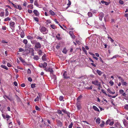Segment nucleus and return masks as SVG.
<instances>
[{
  "label": "nucleus",
  "instance_id": "38",
  "mask_svg": "<svg viewBox=\"0 0 128 128\" xmlns=\"http://www.w3.org/2000/svg\"><path fill=\"white\" fill-rule=\"evenodd\" d=\"M35 109L36 110H38V111H40V109L39 108L38 106H35Z\"/></svg>",
  "mask_w": 128,
  "mask_h": 128
},
{
  "label": "nucleus",
  "instance_id": "16",
  "mask_svg": "<svg viewBox=\"0 0 128 128\" xmlns=\"http://www.w3.org/2000/svg\"><path fill=\"white\" fill-rule=\"evenodd\" d=\"M107 91L110 94H114L115 93V92L114 90L113 92H112L110 90V88H108V89Z\"/></svg>",
  "mask_w": 128,
  "mask_h": 128
},
{
  "label": "nucleus",
  "instance_id": "55",
  "mask_svg": "<svg viewBox=\"0 0 128 128\" xmlns=\"http://www.w3.org/2000/svg\"><path fill=\"white\" fill-rule=\"evenodd\" d=\"M119 2L120 4H124V2L122 0H120Z\"/></svg>",
  "mask_w": 128,
  "mask_h": 128
},
{
  "label": "nucleus",
  "instance_id": "64",
  "mask_svg": "<svg viewBox=\"0 0 128 128\" xmlns=\"http://www.w3.org/2000/svg\"><path fill=\"white\" fill-rule=\"evenodd\" d=\"M28 80L30 82H31L32 80V78L30 77L28 78Z\"/></svg>",
  "mask_w": 128,
  "mask_h": 128
},
{
  "label": "nucleus",
  "instance_id": "45",
  "mask_svg": "<svg viewBox=\"0 0 128 128\" xmlns=\"http://www.w3.org/2000/svg\"><path fill=\"white\" fill-rule=\"evenodd\" d=\"M6 118H7L6 120H8V119L10 118V116L6 114Z\"/></svg>",
  "mask_w": 128,
  "mask_h": 128
},
{
  "label": "nucleus",
  "instance_id": "31",
  "mask_svg": "<svg viewBox=\"0 0 128 128\" xmlns=\"http://www.w3.org/2000/svg\"><path fill=\"white\" fill-rule=\"evenodd\" d=\"M47 66V64L46 62H44V64H43V68H45L46 69V67Z\"/></svg>",
  "mask_w": 128,
  "mask_h": 128
},
{
  "label": "nucleus",
  "instance_id": "54",
  "mask_svg": "<svg viewBox=\"0 0 128 128\" xmlns=\"http://www.w3.org/2000/svg\"><path fill=\"white\" fill-rule=\"evenodd\" d=\"M124 98L126 100H128V94L126 95L125 96Z\"/></svg>",
  "mask_w": 128,
  "mask_h": 128
},
{
  "label": "nucleus",
  "instance_id": "36",
  "mask_svg": "<svg viewBox=\"0 0 128 128\" xmlns=\"http://www.w3.org/2000/svg\"><path fill=\"white\" fill-rule=\"evenodd\" d=\"M101 91H102V92L106 96L108 95V94L106 93L105 91L104 90L102 89Z\"/></svg>",
  "mask_w": 128,
  "mask_h": 128
},
{
  "label": "nucleus",
  "instance_id": "34",
  "mask_svg": "<svg viewBox=\"0 0 128 128\" xmlns=\"http://www.w3.org/2000/svg\"><path fill=\"white\" fill-rule=\"evenodd\" d=\"M88 15L89 17H91L92 16V13L91 12H88Z\"/></svg>",
  "mask_w": 128,
  "mask_h": 128
},
{
  "label": "nucleus",
  "instance_id": "44",
  "mask_svg": "<svg viewBox=\"0 0 128 128\" xmlns=\"http://www.w3.org/2000/svg\"><path fill=\"white\" fill-rule=\"evenodd\" d=\"M24 50L22 49V48H20L19 49V50L18 52H22L24 51Z\"/></svg>",
  "mask_w": 128,
  "mask_h": 128
},
{
  "label": "nucleus",
  "instance_id": "40",
  "mask_svg": "<svg viewBox=\"0 0 128 128\" xmlns=\"http://www.w3.org/2000/svg\"><path fill=\"white\" fill-rule=\"evenodd\" d=\"M23 42L24 44H26L28 43V41L24 39L23 40Z\"/></svg>",
  "mask_w": 128,
  "mask_h": 128
},
{
  "label": "nucleus",
  "instance_id": "56",
  "mask_svg": "<svg viewBox=\"0 0 128 128\" xmlns=\"http://www.w3.org/2000/svg\"><path fill=\"white\" fill-rule=\"evenodd\" d=\"M14 84L16 86H18V83H17L16 81L14 82Z\"/></svg>",
  "mask_w": 128,
  "mask_h": 128
},
{
  "label": "nucleus",
  "instance_id": "51",
  "mask_svg": "<svg viewBox=\"0 0 128 128\" xmlns=\"http://www.w3.org/2000/svg\"><path fill=\"white\" fill-rule=\"evenodd\" d=\"M73 125V124L72 122L71 124L69 125L68 128H72Z\"/></svg>",
  "mask_w": 128,
  "mask_h": 128
},
{
  "label": "nucleus",
  "instance_id": "9",
  "mask_svg": "<svg viewBox=\"0 0 128 128\" xmlns=\"http://www.w3.org/2000/svg\"><path fill=\"white\" fill-rule=\"evenodd\" d=\"M104 14L102 12L100 13L99 15V19L100 20H102V18L104 17Z\"/></svg>",
  "mask_w": 128,
  "mask_h": 128
},
{
  "label": "nucleus",
  "instance_id": "52",
  "mask_svg": "<svg viewBox=\"0 0 128 128\" xmlns=\"http://www.w3.org/2000/svg\"><path fill=\"white\" fill-rule=\"evenodd\" d=\"M66 114H67V115L69 118L70 117V114L69 112H67Z\"/></svg>",
  "mask_w": 128,
  "mask_h": 128
},
{
  "label": "nucleus",
  "instance_id": "60",
  "mask_svg": "<svg viewBox=\"0 0 128 128\" xmlns=\"http://www.w3.org/2000/svg\"><path fill=\"white\" fill-rule=\"evenodd\" d=\"M36 38L40 40H42V38L39 36H38Z\"/></svg>",
  "mask_w": 128,
  "mask_h": 128
},
{
  "label": "nucleus",
  "instance_id": "35",
  "mask_svg": "<svg viewBox=\"0 0 128 128\" xmlns=\"http://www.w3.org/2000/svg\"><path fill=\"white\" fill-rule=\"evenodd\" d=\"M28 7L30 9H32L33 8V6L32 4H30L28 6Z\"/></svg>",
  "mask_w": 128,
  "mask_h": 128
},
{
  "label": "nucleus",
  "instance_id": "28",
  "mask_svg": "<svg viewBox=\"0 0 128 128\" xmlns=\"http://www.w3.org/2000/svg\"><path fill=\"white\" fill-rule=\"evenodd\" d=\"M82 49L84 52L86 54H87V52L85 48L84 47H82Z\"/></svg>",
  "mask_w": 128,
  "mask_h": 128
},
{
  "label": "nucleus",
  "instance_id": "53",
  "mask_svg": "<svg viewBox=\"0 0 128 128\" xmlns=\"http://www.w3.org/2000/svg\"><path fill=\"white\" fill-rule=\"evenodd\" d=\"M57 112H58V114H62V111H61L60 110H58Z\"/></svg>",
  "mask_w": 128,
  "mask_h": 128
},
{
  "label": "nucleus",
  "instance_id": "4",
  "mask_svg": "<svg viewBox=\"0 0 128 128\" xmlns=\"http://www.w3.org/2000/svg\"><path fill=\"white\" fill-rule=\"evenodd\" d=\"M10 3H11V4L13 5V6L14 8H16L17 9H18L20 10L22 9V8L21 7V6L19 4L17 6L16 5L14 4H13V3L12 2H10Z\"/></svg>",
  "mask_w": 128,
  "mask_h": 128
},
{
  "label": "nucleus",
  "instance_id": "20",
  "mask_svg": "<svg viewBox=\"0 0 128 128\" xmlns=\"http://www.w3.org/2000/svg\"><path fill=\"white\" fill-rule=\"evenodd\" d=\"M46 54H44L42 56V60L44 61H46Z\"/></svg>",
  "mask_w": 128,
  "mask_h": 128
},
{
  "label": "nucleus",
  "instance_id": "29",
  "mask_svg": "<svg viewBox=\"0 0 128 128\" xmlns=\"http://www.w3.org/2000/svg\"><path fill=\"white\" fill-rule=\"evenodd\" d=\"M11 18L8 17L4 19V21L5 22H7L8 21H10Z\"/></svg>",
  "mask_w": 128,
  "mask_h": 128
},
{
  "label": "nucleus",
  "instance_id": "41",
  "mask_svg": "<svg viewBox=\"0 0 128 128\" xmlns=\"http://www.w3.org/2000/svg\"><path fill=\"white\" fill-rule=\"evenodd\" d=\"M39 97L38 96H37V97L34 99V101L35 102H38L39 100Z\"/></svg>",
  "mask_w": 128,
  "mask_h": 128
},
{
  "label": "nucleus",
  "instance_id": "22",
  "mask_svg": "<svg viewBox=\"0 0 128 128\" xmlns=\"http://www.w3.org/2000/svg\"><path fill=\"white\" fill-rule=\"evenodd\" d=\"M1 67L6 70H8V68L5 65H2L1 66Z\"/></svg>",
  "mask_w": 128,
  "mask_h": 128
},
{
  "label": "nucleus",
  "instance_id": "11",
  "mask_svg": "<svg viewBox=\"0 0 128 128\" xmlns=\"http://www.w3.org/2000/svg\"><path fill=\"white\" fill-rule=\"evenodd\" d=\"M33 12L36 16H39L40 14L37 10H34L33 11Z\"/></svg>",
  "mask_w": 128,
  "mask_h": 128
},
{
  "label": "nucleus",
  "instance_id": "17",
  "mask_svg": "<svg viewBox=\"0 0 128 128\" xmlns=\"http://www.w3.org/2000/svg\"><path fill=\"white\" fill-rule=\"evenodd\" d=\"M33 58L34 60H38L39 59L38 56L37 55H34V56Z\"/></svg>",
  "mask_w": 128,
  "mask_h": 128
},
{
  "label": "nucleus",
  "instance_id": "6",
  "mask_svg": "<svg viewBox=\"0 0 128 128\" xmlns=\"http://www.w3.org/2000/svg\"><path fill=\"white\" fill-rule=\"evenodd\" d=\"M76 106L78 110H80L82 108L81 105V103L80 101H78L76 103Z\"/></svg>",
  "mask_w": 128,
  "mask_h": 128
},
{
  "label": "nucleus",
  "instance_id": "10",
  "mask_svg": "<svg viewBox=\"0 0 128 128\" xmlns=\"http://www.w3.org/2000/svg\"><path fill=\"white\" fill-rule=\"evenodd\" d=\"M119 92L120 94H122V96L124 97V96L126 95V93L124 92V90L122 89L120 90H119Z\"/></svg>",
  "mask_w": 128,
  "mask_h": 128
},
{
  "label": "nucleus",
  "instance_id": "59",
  "mask_svg": "<svg viewBox=\"0 0 128 128\" xmlns=\"http://www.w3.org/2000/svg\"><path fill=\"white\" fill-rule=\"evenodd\" d=\"M124 16L127 18V19L128 20V14H125Z\"/></svg>",
  "mask_w": 128,
  "mask_h": 128
},
{
  "label": "nucleus",
  "instance_id": "26",
  "mask_svg": "<svg viewBox=\"0 0 128 128\" xmlns=\"http://www.w3.org/2000/svg\"><path fill=\"white\" fill-rule=\"evenodd\" d=\"M67 50L66 48H64L62 51V52L64 54H66L67 53Z\"/></svg>",
  "mask_w": 128,
  "mask_h": 128
},
{
  "label": "nucleus",
  "instance_id": "25",
  "mask_svg": "<svg viewBox=\"0 0 128 128\" xmlns=\"http://www.w3.org/2000/svg\"><path fill=\"white\" fill-rule=\"evenodd\" d=\"M5 11L6 12L5 16H8L9 14L8 12V9L6 8V9H5Z\"/></svg>",
  "mask_w": 128,
  "mask_h": 128
},
{
  "label": "nucleus",
  "instance_id": "32",
  "mask_svg": "<svg viewBox=\"0 0 128 128\" xmlns=\"http://www.w3.org/2000/svg\"><path fill=\"white\" fill-rule=\"evenodd\" d=\"M4 16V12H2L0 13V16L2 17H3Z\"/></svg>",
  "mask_w": 128,
  "mask_h": 128
},
{
  "label": "nucleus",
  "instance_id": "13",
  "mask_svg": "<svg viewBox=\"0 0 128 128\" xmlns=\"http://www.w3.org/2000/svg\"><path fill=\"white\" fill-rule=\"evenodd\" d=\"M58 126L60 127H62V123L60 120H58L57 121Z\"/></svg>",
  "mask_w": 128,
  "mask_h": 128
},
{
  "label": "nucleus",
  "instance_id": "23",
  "mask_svg": "<svg viewBox=\"0 0 128 128\" xmlns=\"http://www.w3.org/2000/svg\"><path fill=\"white\" fill-rule=\"evenodd\" d=\"M4 98L6 99V98H5V97H6V98H7L9 100H10V101H12V100L8 96H7L6 95H4Z\"/></svg>",
  "mask_w": 128,
  "mask_h": 128
},
{
  "label": "nucleus",
  "instance_id": "39",
  "mask_svg": "<svg viewBox=\"0 0 128 128\" xmlns=\"http://www.w3.org/2000/svg\"><path fill=\"white\" fill-rule=\"evenodd\" d=\"M124 108L126 110H128V104H125L124 106Z\"/></svg>",
  "mask_w": 128,
  "mask_h": 128
},
{
  "label": "nucleus",
  "instance_id": "61",
  "mask_svg": "<svg viewBox=\"0 0 128 128\" xmlns=\"http://www.w3.org/2000/svg\"><path fill=\"white\" fill-rule=\"evenodd\" d=\"M92 86H91L90 87L88 88L87 89L88 90H92Z\"/></svg>",
  "mask_w": 128,
  "mask_h": 128
},
{
  "label": "nucleus",
  "instance_id": "33",
  "mask_svg": "<svg viewBox=\"0 0 128 128\" xmlns=\"http://www.w3.org/2000/svg\"><path fill=\"white\" fill-rule=\"evenodd\" d=\"M68 0V3L67 4L68 6L67 8L69 7L71 4V2L70 1V0Z\"/></svg>",
  "mask_w": 128,
  "mask_h": 128
},
{
  "label": "nucleus",
  "instance_id": "37",
  "mask_svg": "<svg viewBox=\"0 0 128 128\" xmlns=\"http://www.w3.org/2000/svg\"><path fill=\"white\" fill-rule=\"evenodd\" d=\"M38 53V54L42 56V52L41 50H39Z\"/></svg>",
  "mask_w": 128,
  "mask_h": 128
},
{
  "label": "nucleus",
  "instance_id": "18",
  "mask_svg": "<svg viewBox=\"0 0 128 128\" xmlns=\"http://www.w3.org/2000/svg\"><path fill=\"white\" fill-rule=\"evenodd\" d=\"M22 32H21L20 34V36L21 38H24V33L23 32V30H21Z\"/></svg>",
  "mask_w": 128,
  "mask_h": 128
},
{
  "label": "nucleus",
  "instance_id": "1",
  "mask_svg": "<svg viewBox=\"0 0 128 128\" xmlns=\"http://www.w3.org/2000/svg\"><path fill=\"white\" fill-rule=\"evenodd\" d=\"M32 44H35L34 49L36 51H38V49L41 48V45L39 42H37V41L35 40H33L32 41Z\"/></svg>",
  "mask_w": 128,
  "mask_h": 128
},
{
  "label": "nucleus",
  "instance_id": "27",
  "mask_svg": "<svg viewBox=\"0 0 128 128\" xmlns=\"http://www.w3.org/2000/svg\"><path fill=\"white\" fill-rule=\"evenodd\" d=\"M104 124L105 123L104 121H102V123L100 124V126L101 127H104Z\"/></svg>",
  "mask_w": 128,
  "mask_h": 128
},
{
  "label": "nucleus",
  "instance_id": "21",
  "mask_svg": "<svg viewBox=\"0 0 128 128\" xmlns=\"http://www.w3.org/2000/svg\"><path fill=\"white\" fill-rule=\"evenodd\" d=\"M50 14L52 16H54L55 14L52 10H51L49 11Z\"/></svg>",
  "mask_w": 128,
  "mask_h": 128
},
{
  "label": "nucleus",
  "instance_id": "12",
  "mask_svg": "<svg viewBox=\"0 0 128 128\" xmlns=\"http://www.w3.org/2000/svg\"><path fill=\"white\" fill-rule=\"evenodd\" d=\"M92 108L96 111L99 112L100 110L98 108H97L96 106H92Z\"/></svg>",
  "mask_w": 128,
  "mask_h": 128
},
{
  "label": "nucleus",
  "instance_id": "48",
  "mask_svg": "<svg viewBox=\"0 0 128 128\" xmlns=\"http://www.w3.org/2000/svg\"><path fill=\"white\" fill-rule=\"evenodd\" d=\"M27 38L28 39L32 40L33 38V37L30 36H27Z\"/></svg>",
  "mask_w": 128,
  "mask_h": 128
},
{
  "label": "nucleus",
  "instance_id": "43",
  "mask_svg": "<svg viewBox=\"0 0 128 128\" xmlns=\"http://www.w3.org/2000/svg\"><path fill=\"white\" fill-rule=\"evenodd\" d=\"M102 27L103 28V29L105 31V30H106V28L105 26V25L104 24H103L102 25Z\"/></svg>",
  "mask_w": 128,
  "mask_h": 128
},
{
  "label": "nucleus",
  "instance_id": "2",
  "mask_svg": "<svg viewBox=\"0 0 128 128\" xmlns=\"http://www.w3.org/2000/svg\"><path fill=\"white\" fill-rule=\"evenodd\" d=\"M40 30L44 34H46L48 33V30H47V28L44 26L40 27Z\"/></svg>",
  "mask_w": 128,
  "mask_h": 128
},
{
  "label": "nucleus",
  "instance_id": "62",
  "mask_svg": "<svg viewBox=\"0 0 128 128\" xmlns=\"http://www.w3.org/2000/svg\"><path fill=\"white\" fill-rule=\"evenodd\" d=\"M7 66L8 67H11L12 66L9 63H7Z\"/></svg>",
  "mask_w": 128,
  "mask_h": 128
},
{
  "label": "nucleus",
  "instance_id": "47",
  "mask_svg": "<svg viewBox=\"0 0 128 128\" xmlns=\"http://www.w3.org/2000/svg\"><path fill=\"white\" fill-rule=\"evenodd\" d=\"M82 97V96L81 95H80L79 96H78V97L77 98V99L78 101H79L78 100H79Z\"/></svg>",
  "mask_w": 128,
  "mask_h": 128
},
{
  "label": "nucleus",
  "instance_id": "58",
  "mask_svg": "<svg viewBox=\"0 0 128 128\" xmlns=\"http://www.w3.org/2000/svg\"><path fill=\"white\" fill-rule=\"evenodd\" d=\"M122 85H125L127 84V83L126 82H123L122 83Z\"/></svg>",
  "mask_w": 128,
  "mask_h": 128
},
{
  "label": "nucleus",
  "instance_id": "46",
  "mask_svg": "<svg viewBox=\"0 0 128 128\" xmlns=\"http://www.w3.org/2000/svg\"><path fill=\"white\" fill-rule=\"evenodd\" d=\"M64 99V97L62 96H60L59 97V99L60 101H62Z\"/></svg>",
  "mask_w": 128,
  "mask_h": 128
},
{
  "label": "nucleus",
  "instance_id": "14",
  "mask_svg": "<svg viewBox=\"0 0 128 128\" xmlns=\"http://www.w3.org/2000/svg\"><path fill=\"white\" fill-rule=\"evenodd\" d=\"M34 5L38 7L39 8H41V6L40 5H39L38 4L37 2L36 1H34Z\"/></svg>",
  "mask_w": 128,
  "mask_h": 128
},
{
  "label": "nucleus",
  "instance_id": "15",
  "mask_svg": "<svg viewBox=\"0 0 128 128\" xmlns=\"http://www.w3.org/2000/svg\"><path fill=\"white\" fill-rule=\"evenodd\" d=\"M96 72L98 74V75L100 76H101L102 74H103V72H101L100 70H96Z\"/></svg>",
  "mask_w": 128,
  "mask_h": 128
},
{
  "label": "nucleus",
  "instance_id": "3",
  "mask_svg": "<svg viewBox=\"0 0 128 128\" xmlns=\"http://www.w3.org/2000/svg\"><path fill=\"white\" fill-rule=\"evenodd\" d=\"M92 83L94 85L98 86V87H100L101 86L100 82H99L98 80H92Z\"/></svg>",
  "mask_w": 128,
  "mask_h": 128
},
{
  "label": "nucleus",
  "instance_id": "50",
  "mask_svg": "<svg viewBox=\"0 0 128 128\" xmlns=\"http://www.w3.org/2000/svg\"><path fill=\"white\" fill-rule=\"evenodd\" d=\"M35 84H32L31 85V87L32 88H34L35 87Z\"/></svg>",
  "mask_w": 128,
  "mask_h": 128
},
{
  "label": "nucleus",
  "instance_id": "7",
  "mask_svg": "<svg viewBox=\"0 0 128 128\" xmlns=\"http://www.w3.org/2000/svg\"><path fill=\"white\" fill-rule=\"evenodd\" d=\"M63 76L64 78L68 79L70 78V76H68V73L66 71L64 72L63 74Z\"/></svg>",
  "mask_w": 128,
  "mask_h": 128
},
{
  "label": "nucleus",
  "instance_id": "19",
  "mask_svg": "<svg viewBox=\"0 0 128 128\" xmlns=\"http://www.w3.org/2000/svg\"><path fill=\"white\" fill-rule=\"evenodd\" d=\"M100 119L98 118H97L96 120V122L97 124H99L100 122Z\"/></svg>",
  "mask_w": 128,
  "mask_h": 128
},
{
  "label": "nucleus",
  "instance_id": "30",
  "mask_svg": "<svg viewBox=\"0 0 128 128\" xmlns=\"http://www.w3.org/2000/svg\"><path fill=\"white\" fill-rule=\"evenodd\" d=\"M50 26L53 29H55L56 28V26L54 24L51 25Z\"/></svg>",
  "mask_w": 128,
  "mask_h": 128
},
{
  "label": "nucleus",
  "instance_id": "5",
  "mask_svg": "<svg viewBox=\"0 0 128 128\" xmlns=\"http://www.w3.org/2000/svg\"><path fill=\"white\" fill-rule=\"evenodd\" d=\"M9 25L10 28L12 30H13L15 27V23L14 22L10 21L9 23Z\"/></svg>",
  "mask_w": 128,
  "mask_h": 128
},
{
  "label": "nucleus",
  "instance_id": "24",
  "mask_svg": "<svg viewBox=\"0 0 128 128\" xmlns=\"http://www.w3.org/2000/svg\"><path fill=\"white\" fill-rule=\"evenodd\" d=\"M60 34H58L57 36H56V37L57 39L58 40H60L61 39V38L60 37Z\"/></svg>",
  "mask_w": 128,
  "mask_h": 128
},
{
  "label": "nucleus",
  "instance_id": "57",
  "mask_svg": "<svg viewBox=\"0 0 128 128\" xmlns=\"http://www.w3.org/2000/svg\"><path fill=\"white\" fill-rule=\"evenodd\" d=\"M19 59L20 61L22 62H24V60L22 59V58L20 57L19 58Z\"/></svg>",
  "mask_w": 128,
  "mask_h": 128
},
{
  "label": "nucleus",
  "instance_id": "63",
  "mask_svg": "<svg viewBox=\"0 0 128 128\" xmlns=\"http://www.w3.org/2000/svg\"><path fill=\"white\" fill-rule=\"evenodd\" d=\"M2 29L3 30H5L6 29V26H3L2 27Z\"/></svg>",
  "mask_w": 128,
  "mask_h": 128
},
{
  "label": "nucleus",
  "instance_id": "49",
  "mask_svg": "<svg viewBox=\"0 0 128 128\" xmlns=\"http://www.w3.org/2000/svg\"><path fill=\"white\" fill-rule=\"evenodd\" d=\"M109 83H110V85L111 86H112L114 84V82L113 81H112V80L110 81L109 82Z\"/></svg>",
  "mask_w": 128,
  "mask_h": 128
},
{
  "label": "nucleus",
  "instance_id": "42",
  "mask_svg": "<svg viewBox=\"0 0 128 128\" xmlns=\"http://www.w3.org/2000/svg\"><path fill=\"white\" fill-rule=\"evenodd\" d=\"M33 18L34 19V20H35L37 22H38L39 20L38 18L34 17Z\"/></svg>",
  "mask_w": 128,
  "mask_h": 128
},
{
  "label": "nucleus",
  "instance_id": "8",
  "mask_svg": "<svg viewBox=\"0 0 128 128\" xmlns=\"http://www.w3.org/2000/svg\"><path fill=\"white\" fill-rule=\"evenodd\" d=\"M44 70L46 71V72H50V74H53L54 72V71L52 69V68H48V69H45Z\"/></svg>",
  "mask_w": 128,
  "mask_h": 128
}]
</instances>
